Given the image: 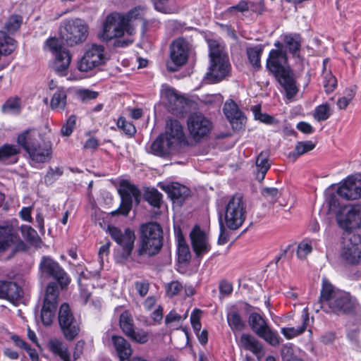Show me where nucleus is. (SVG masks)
Here are the masks:
<instances>
[{"instance_id":"1","label":"nucleus","mask_w":361,"mask_h":361,"mask_svg":"<svg viewBox=\"0 0 361 361\" xmlns=\"http://www.w3.org/2000/svg\"><path fill=\"white\" fill-rule=\"evenodd\" d=\"M17 143L37 164L48 162L52 158V143L36 129H27L18 135Z\"/></svg>"},{"instance_id":"2","label":"nucleus","mask_w":361,"mask_h":361,"mask_svg":"<svg viewBox=\"0 0 361 361\" xmlns=\"http://www.w3.org/2000/svg\"><path fill=\"white\" fill-rule=\"evenodd\" d=\"M287 60L286 52L271 49L267 60V68L283 88L287 98L292 99L298 93V88L294 73L287 66Z\"/></svg>"},{"instance_id":"3","label":"nucleus","mask_w":361,"mask_h":361,"mask_svg":"<svg viewBox=\"0 0 361 361\" xmlns=\"http://www.w3.org/2000/svg\"><path fill=\"white\" fill-rule=\"evenodd\" d=\"M209 66L206 79L210 83H216L225 79L231 71V63L225 46L216 40H209Z\"/></svg>"},{"instance_id":"4","label":"nucleus","mask_w":361,"mask_h":361,"mask_svg":"<svg viewBox=\"0 0 361 361\" xmlns=\"http://www.w3.org/2000/svg\"><path fill=\"white\" fill-rule=\"evenodd\" d=\"M163 245V230L157 222H147L140 226V244L137 250L138 258L157 255Z\"/></svg>"},{"instance_id":"5","label":"nucleus","mask_w":361,"mask_h":361,"mask_svg":"<svg viewBox=\"0 0 361 361\" xmlns=\"http://www.w3.org/2000/svg\"><path fill=\"white\" fill-rule=\"evenodd\" d=\"M88 27L80 18L64 20L60 27V35L69 46L83 42L87 37Z\"/></svg>"},{"instance_id":"6","label":"nucleus","mask_w":361,"mask_h":361,"mask_svg":"<svg viewBox=\"0 0 361 361\" xmlns=\"http://www.w3.org/2000/svg\"><path fill=\"white\" fill-rule=\"evenodd\" d=\"M246 216L245 204L241 194H235L227 203L224 211L226 226L231 230L239 228Z\"/></svg>"},{"instance_id":"7","label":"nucleus","mask_w":361,"mask_h":361,"mask_svg":"<svg viewBox=\"0 0 361 361\" xmlns=\"http://www.w3.org/2000/svg\"><path fill=\"white\" fill-rule=\"evenodd\" d=\"M248 324L252 331L259 338L272 346L279 345L281 338L277 331H274L262 314L252 312L248 317Z\"/></svg>"},{"instance_id":"8","label":"nucleus","mask_w":361,"mask_h":361,"mask_svg":"<svg viewBox=\"0 0 361 361\" xmlns=\"http://www.w3.org/2000/svg\"><path fill=\"white\" fill-rule=\"evenodd\" d=\"M59 295L58 284L56 282H50L46 288L40 314L42 322L46 326H50L54 321L59 303Z\"/></svg>"},{"instance_id":"9","label":"nucleus","mask_w":361,"mask_h":361,"mask_svg":"<svg viewBox=\"0 0 361 361\" xmlns=\"http://www.w3.org/2000/svg\"><path fill=\"white\" fill-rule=\"evenodd\" d=\"M324 309L327 313L337 315L357 314L360 311V307L357 301L349 293L345 292H338L336 294Z\"/></svg>"},{"instance_id":"10","label":"nucleus","mask_w":361,"mask_h":361,"mask_svg":"<svg viewBox=\"0 0 361 361\" xmlns=\"http://www.w3.org/2000/svg\"><path fill=\"white\" fill-rule=\"evenodd\" d=\"M60 329L65 338L68 341H73L80 331V322L73 315L68 303H63L58 314Z\"/></svg>"},{"instance_id":"11","label":"nucleus","mask_w":361,"mask_h":361,"mask_svg":"<svg viewBox=\"0 0 361 361\" xmlns=\"http://www.w3.org/2000/svg\"><path fill=\"white\" fill-rule=\"evenodd\" d=\"M118 193L121 199L120 207L112 211L111 215L113 216L116 215L127 216L132 209L133 200H135L137 204H140L141 200L140 190L128 181H123L121 183Z\"/></svg>"},{"instance_id":"12","label":"nucleus","mask_w":361,"mask_h":361,"mask_svg":"<svg viewBox=\"0 0 361 361\" xmlns=\"http://www.w3.org/2000/svg\"><path fill=\"white\" fill-rule=\"evenodd\" d=\"M190 45L184 38L179 37L170 45V60L166 63L167 70L170 72L178 71L188 59Z\"/></svg>"},{"instance_id":"13","label":"nucleus","mask_w":361,"mask_h":361,"mask_svg":"<svg viewBox=\"0 0 361 361\" xmlns=\"http://www.w3.org/2000/svg\"><path fill=\"white\" fill-rule=\"evenodd\" d=\"M121 13H112L108 15L104 22L102 32L99 37L109 42L114 38H120L127 33V25L123 21Z\"/></svg>"},{"instance_id":"14","label":"nucleus","mask_w":361,"mask_h":361,"mask_svg":"<svg viewBox=\"0 0 361 361\" xmlns=\"http://www.w3.org/2000/svg\"><path fill=\"white\" fill-rule=\"evenodd\" d=\"M39 270L42 276L56 280L61 289L65 288L70 283V279L66 272L49 256H43L41 258Z\"/></svg>"},{"instance_id":"15","label":"nucleus","mask_w":361,"mask_h":361,"mask_svg":"<svg viewBox=\"0 0 361 361\" xmlns=\"http://www.w3.org/2000/svg\"><path fill=\"white\" fill-rule=\"evenodd\" d=\"M107 231L111 238L123 248L122 257L128 259L133 250L135 235L130 228L122 231L120 228L109 226Z\"/></svg>"},{"instance_id":"16","label":"nucleus","mask_w":361,"mask_h":361,"mask_svg":"<svg viewBox=\"0 0 361 361\" xmlns=\"http://www.w3.org/2000/svg\"><path fill=\"white\" fill-rule=\"evenodd\" d=\"M104 61V47L102 45L92 44L78 61V68L80 71L87 72L103 64Z\"/></svg>"},{"instance_id":"17","label":"nucleus","mask_w":361,"mask_h":361,"mask_svg":"<svg viewBox=\"0 0 361 361\" xmlns=\"http://www.w3.org/2000/svg\"><path fill=\"white\" fill-rule=\"evenodd\" d=\"M338 226L345 231L361 226V205L343 208L336 215Z\"/></svg>"},{"instance_id":"18","label":"nucleus","mask_w":361,"mask_h":361,"mask_svg":"<svg viewBox=\"0 0 361 361\" xmlns=\"http://www.w3.org/2000/svg\"><path fill=\"white\" fill-rule=\"evenodd\" d=\"M188 128L190 135L197 141L208 135L212 123L201 114H192L188 118Z\"/></svg>"},{"instance_id":"19","label":"nucleus","mask_w":361,"mask_h":361,"mask_svg":"<svg viewBox=\"0 0 361 361\" xmlns=\"http://www.w3.org/2000/svg\"><path fill=\"white\" fill-rule=\"evenodd\" d=\"M145 7L136 6L129 11L126 14H121L123 21L127 25V34L130 36L127 39H116L114 46L118 47H123L130 44L133 42L132 36L135 33V28L133 22L135 20L142 19L145 12Z\"/></svg>"},{"instance_id":"20","label":"nucleus","mask_w":361,"mask_h":361,"mask_svg":"<svg viewBox=\"0 0 361 361\" xmlns=\"http://www.w3.org/2000/svg\"><path fill=\"white\" fill-rule=\"evenodd\" d=\"M337 193L347 200H357L361 197V179L353 176L347 178L338 187Z\"/></svg>"},{"instance_id":"21","label":"nucleus","mask_w":361,"mask_h":361,"mask_svg":"<svg viewBox=\"0 0 361 361\" xmlns=\"http://www.w3.org/2000/svg\"><path fill=\"white\" fill-rule=\"evenodd\" d=\"M190 237L192 249L197 257H200L210 250L211 246L209 243L207 235L201 230L200 226H195L193 228L190 233Z\"/></svg>"},{"instance_id":"22","label":"nucleus","mask_w":361,"mask_h":361,"mask_svg":"<svg viewBox=\"0 0 361 361\" xmlns=\"http://www.w3.org/2000/svg\"><path fill=\"white\" fill-rule=\"evenodd\" d=\"M361 255V244L355 238V240L346 239L341 252V259L348 264H355L359 262Z\"/></svg>"},{"instance_id":"23","label":"nucleus","mask_w":361,"mask_h":361,"mask_svg":"<svg viewBox=\"0 0 361 361\" xmlns=\"http://www.w3.org/2000/svg\"><path fill=\"white\" fill-rule=\"evenodd\" d=\"M23 242L18 235L14 231L11 225L0 226V252L15 246L16 250Z\"/></svg>"},{"instance_id":"24","label":"nucleus","mask_w":361,"mask_h":361,"mask_svg":"<svg viewBox=\"0 0 361 361\" xmlns=\"http://www.w3.org/2000/svg\"><path fill=\"white\" fill-rule=\"evenodd\" d=\"M176 147L173 141L162 133L152 143L150 152L158 157H166L171 154Z\"/></svg>"},{"instance_id":"25","label":"nucleus","mask_w":361,"mask_h":361,"mask_svg":"<svg viewBox=\"0 0 361 361\" xmlns=\"http://www.w3.org/2000/svg\"><path fill=\"white\" fill-rule=\"evenodd\" d=\"M164 96L166 100V105L169 110L173 114H181L185 109V99L178 95L174 89L169 88L165 90Z\"/></svg>"},{"instance_id":"26","label":"nucleus","mask_w":361,"mask_h":361,"mask_svg":"<svg viewBox=\"0 0 361 361\" xmlns=\"http://www.w3.org/2000/svg\"><path fill=\"white\" fill-rule=\"evenodd\" d=\"M223 110L233 128H240L245 118L243 113L239 110L238 105L233 100H231L225 103Z\"/></svg>"},{"instance_id":"27","label":"nucleus","mask_w":361,"mask_h":361,"mask_svg":"<svg viewBox=\"0 0 361 361\" xmlns=\"http://www.w3.org/2000/svg\"><path fill=\"white\" fill-rule=\"evenodd\" d=\"M163 134L177 146L184 140L183 126L177 120H168L166 130Z\"/></svg>"},{"instance_id":"28","label":"nucleus","mask_w":361,"mask_h":361,"mask_svg":"<svg viewBox=\"0 0 361 361\" xmlns=\"http://www.w3.org/2000/svg\"><path fill=\"white\" fill-rule=\"evenodd\" d=\"M111 341L119 360L121 361L128 360L133 354L130 344L121 336H112Z\"/></svg>"},{"instance_id":"29","label":"nucleus","mask_w":361,"mask_h":361,"mask_svg":"<svg viewBox=\"0 0 361 361\" xmlns=\"http://www.w3.org/2000/svg\"><path fill=\"white\" fill-rule=\"evenodd\" d=\"M238 343L241 348L250 351L255 355H260L263 350L262 343L250 334H243Z\"/></svg>"},{"instance_id":"30","label":"nucleus","mask_w":361,"mask_h":361,"mask_svg":"<svg viewBox=\"0 0 361 361\" xmlns=\"http://www.w3.org/2000/svg\"><path fill=\"white\" fill-rule=\"evenodd\" d=\"M55 61L53 68L57 74L63 76L66 75L67 70L71 61V55L66 49L54 54Z\"/></svg>"},{"instance_id":"31","label":"nucleus","mask_w":361,"mask_h":361,"mask_svg":"<svg viewBox=\"0 0 361 361\" xmlns=\"http://www.w3.org/2000/svg\"><path fill=\"white\" fill-rule=\"evenodd\" d=\"M163 189L174 202H177L180 204H182L190 194L189 188L179 183H173L164 186Z\"/></svg>"},{"instance_id":"32","label":"nucleus","mask_w":361,"mask_h":361,"mask_svg":"<svg viewBox=\"0 0 361 361\" xmlns=\"http://www.w3.org/2000/svg\"><path fill=\"white\" fill-rule=\"evenodd\" d=\"M283 42L285 48L293 57H299L302 38L299 34H287L283 36Z\"/></svg>"},{"instance_id":"33","label":"nucleus","mask_w":361,"mask_h":361,"mask_svg":"<svg viewBox=\"0 0 361 361\" xmlns=\"http://www.w3.org/2000/svg\"><path fill=\"white\" fill-rule=\"evenodd\" d=\"M329 59H324L322 68L323 85L327 94L332 92L337 85V80L329 68Z\"/></svg>"},{"instance_id":"34","label":"nucleus","mask_w":361,"mask_h":361,"mask_svg":"<svg viewBox=\"0 0 361 361\" xmlns=\"http://www.w3.org/2000/svg\"><path fill=\"white\" fill-rule=\"evenodd\" d=\"M302 325L298 327H284L281 329V334L288 339L302 334L306 329L309 322V314L307 308H305L302 314Z\"/></svg>"},{"instance_id":"35","label":"nucleus","mask_w":361,"mask_h":361,"mask_svg":"<svg viewBox=\"0 0 361 361\" xmlns=\"http://www.w3.org/2000/svg\"><path fill=\"white\" fill-rule=\"evenodd\" d=\"M340 290H336L334 287L329 282V281L326 279H323L322 280V288L321 290L320 294V308H326V307L329 305V301L333 300V298L336 294H337Z\"/></svg>"},{"instance_id":"36","label":"nucleus","mask_w":361,"mask_h":361,"mask_svg":"<svg viewBox=\"0 0 361 361\" xmlns=\"http://www.w3.org/2000/svg\"><path fill=\"white\" fill-rule=\"evenodd\" d=\"M20 149L16 145H4L0 147V161L5 164L16 163Z\"/></svg>"},{"instance_id":"37","label":"nucleus","mask_w":361,"mask_h":361,"mask_svg":"<svg viewBox=\"0 0 361 361\" xmlns=\"http://www.w3.org/2000/svg\"><path fill=\"white\" fill-rule=\"evenodd\" d=\"M256 178L259 181H262L264 179L265 175L270 169V164L267 154L261 152L256 159Z\"/></svg>"},{"instance_id":"38","label":"nucleus","mask_w":361,"mask_h":361,"mask_svg":"<svg viewBox=\"0 0 361 361\" xmlns=\"http://www.w3.org/2000/svg\"><path fill=\"white\" fill-rule=\"evenodd\" d=\"M178 238V257L180 262H187L190 260L191 255L189 247L186 243L180 231L177 232Z\"/></svg>"},{"instance_id":"39","label":"nucleus","mask_w":361,"mask_h":361,"mask_svg":"<svg viewBox=\"0 0 361 361\" xmlns=\"http://www.w3.org/2000/svg\"><path fill=\"white\" fill-rule=\"evenodd\" d=\"M4 114L18 115L21 111V100L18 97L8 98L1 106Z\"/></svg>"},{"instance_id":"40","label":"nucleus","mask_w":361,"mask_h":361,"mask_svg":"<svg viewBox=\"0 0 361 361\" xmlns=\"http://www.w3.org/2000/svg\"><path fill=\"white\" fill-rule=\"evenodd\" d=\"M228 324L233 332L242 331L245 328V323L240 314L235 311H230L227 314Z\"/></svg>"},{"instance_id":"41","label":"nucleus","mask_w":361,"mask_h":361,"mask_svg":"<svg viewBox=\"0 0 361 361\" xmlns=\"http://www.w3.org/2000/svg\"><path fill=\"white\" fill-rule=\"evenodd\" d=\"M49 347L51 352L59 356L63 361H71L68 348L61 341H51L49 342Z\"/></svg>"},{"instance_id":"42","label":"nucleus","mask_w":361,"mask_h":361,"mask_svg":"<svg viewBox=\"0 0 361 361\" xmlns=\"http://www.w3.org/2000/svg\"><path fill=\"white\" fill-rule=\"evenodd\" d=\"M67 95L65 90L58 89L51 99V108L53 110H63L66 105Z\"/></svg>"},{"instance_id":"43","label":"nucleus","mask_w":361,"mask_h":361,"mask_svg":"<svg viewBox=\"0 0 361 361\" xmlns=\"http://www.w3.org/2000/svg\"><path fill=\"white\" fill-rule=\"evenodd\" d=\"M23 289L16 283L8 281L4 299L15 302L23 297Z\"/></svg>"},{"instance_id":"44","label":"nucleus","mask_w":361,"mask_h":361,"mask_svg":"<svg viewBox=\"0 0 361 361\" xmlns=\"http://www.w3.org/2000/svg\"><path fill=\"white\" fill-rule=\"evenodd\" d=\"M315 147V144L310 140L304 142H298L295 150L288 154V157H293L295 160L298 157L312 150Z\"/></svg>"},{"instance_id":"45","label":"nucleus","mask_w":361,"mask_h":361,"mask_svg":"<svg viewBox=\"0 0 361 361\" xmlns=\"http://www.w3.org/2000/svg\"><path fill=\"white\" fill-rule=\"evenodd\" d=\"M119 325L126 336L133 333L135 329L133 320L131 314L128 311H125L121 314Z\"/></svg>"},{"instance_id":"46","label":"nucleus","mask_w":361,"mask_h":361,"mask_svg":"<svg viewBox=\"0 0 361 361\" xmlns=\"http://www.w3.org/2000/svg\"><path fill=\"white\" fill-rule=\"evenodd\" d=\"M262 51L263 49L261 46L250 47L247 49V54L249 61L257 70L261 68L260 58Z\"/></svg>"},{"instance_id":"47","label":"nucleus","mask_w":361,"mask_h":361,"mask_svg":"<svg viewBox=\"0 0 361 361\" xmlns=\"http://www.w3.org/2000/svg\"><path fill=\"white\" fill-rule=\"evenodd\" d=\"M144 199L152 207L159 208L162 195L157 189H147L145 192Z\"/></svg>"},{"instance_id":"48","label":"nucleus","mask_w":361,"mask_h":361,"mask_svg":"<svg viewBox=\"0 0 361 361\" xmlns=\"http://www.w3.org/2000/svg\"><path fill=\"white\" fill-rule=\"evenodd\" d=\"M23 17L20 15H11L4 24V29L9 33H14L20 27Z\"/></svg>"},{"instance_id":"49","label":"nucleus","mask_w":361,"mask_h":361,"mask_svg":"<svg viewBox=\"0 0 361 361\" xmlns=\"http://www.w3.org/2000/svg\"><path fill=\"white\" fill-rule=\"evenodd\" d=\"M330 116V108L328 104H323L315 108L314 118L317 121H326Z\"/></svg>"},{"instance_id":"50","label":"nucleus","mask_w":361,"mask_h":361,"mask_svg":"<svg viewBox=\"0 0 361 361\" xmlns=\"http://www.w3.org/2000/svg\"><path fill=\"white\" fill-rule=\"evenodd\" d=\"M133 341L139 344L146 343L149 338V333L143 329L133 330L131 334L128 336Z\"/></svg>"},{"instance_id":"51","label":"nucleus","mask_w":361,"mask_h":361,"mask_svg":"<svg viewBox=\"0 0 361 361\" xmlns=\"http://www.w3.org/2000/svg\"><path fill=\"white\" fill-rule=\"evenodd\" d=\"M117 126L129 136H133L136 133V128L134 125L130 122L127 121L123 117L118 118L117 121Z\"/></svg>"},{"instance_id":"52","label":"nucleus","mask_w":361,"mask_h":361,"mask_svg":"<svg viewBox=\"0 0 361 361\" xmlns=\"http://www.w3.org/2000/svg\"><path fill=\"white\" fill-rule=\"evenodd\" d=\"M263 197L271 203H274L281 196V192L276 188H264L262 190Z\"/></svg>"},{"instance_id":"53","label":"nucleus","mask_w":361,"mask_h":361,"mask_svg":"<svg viewBox=\"0 0 361 361\" xmlns=\"http://www.w3.org/2000/svg\"><path fill=\"white\" fill-rule=\"evenodd\" d=\"M23 234L26 236L27 240L32 243H37L40 238L37 231L30 226H23L21 227Z\"/></svg>"},{"instance_id":"54","label":"nucleus","mask_w":361,"mask_h":361,"mask_svg":"<svg viewBox=\"0 0 361 361\" xmlns=\"http://www.w3.org/2000/svg\"><path fill=\"white\" fill-rule=\"evenodd\" d=\"M76 124V116L75 115H71L67 119L66 123L62 126L61 129V133L63 136H70L73 129L75 128Z\"/></svg>"},{"instance_id":"55","label":"nucleus","mask_w":361,"mask_h":361,"mask_svg":"<svg viewBox=\"0 0 361 361\" xmlns=\"http://www.w3.org/2000/svg\"><path fill=\"white\" fill-rule=\"evenodd\" d=\"M312 250V245L307 242L302 241L298 245L297 256L300 259H305Z\"/></svg>"},{"instance_id":"56","label":"nucleus","mask_w":361,"mask_h":361,"mask_svg":"<svg viewBox=\"0 0 361 361\" xmlns=\"http://www.w3.org/2000/svg\"><path fill=\"white\" fill-rule=\"evenodd\" d=\"M281 357L283 361L300 360V359L294 355L293 347L290 345H285L282 347Z\"/></svg>"},{"instance_id":"57","label":"nucleus","mask_w":361,"mask_h":361,"mask_svg":"<svg viewBox=\"0 0 361 361\" xmlns=\"http://www.w3.org/2000/svg\"><path fill=\"white\" fill-rule=\"evenodd\" d=\"M183 290V285L178 281H171L167 285L166 294L169 297L178 295Z\"/></svg>"},{"instance_id":"58","label":"nucleus","mask_w":361,"mask_h":361,"mask_svg":"<svg viewBox=\"0 0 361 361\" xmlns=\"http://www.w3.org/2000/svg\"><path fill=\"white\" fill-rule=\"evenodd\" d=\"M255 117L256 119H258L261 122L267 124H273L276 121L273 116L259 112V109L257 106H255Z\"/></svg>"},{"instance_id":"59","label":"nucleus","mask_w":361,"mask_h":361,"mask_svg":"<svg viewBox=\"0 0 361 361\" xmlns=\"http://www.w3.org/2000/svg\"><path fill=\"white\" fill-rule=\"evenodd\" d=\"M200 314L201 311L200 310H195L190 316V321L192 326L195 332L200 331L201 329V323H200Z\"/></svg>"},{"instance_id":"60","label":"nucleus","mask_w":361,"mask_h":361,"mask_svg":"<svg viewBox=\"0 0 361 361\" xmlns=\"http://www.w3.org/2000/svg\"><path fill=\"white\" fill-rule=\"evenodd\" d=\"M47 45L54 54L66 49L63 47L61 41L56 38H50L47 39Z\"/></svg>"},{"instance_id":"61","label":"nucleus","mask_w":361,"mask_h":361,"mask_svg":"<svg viewBox=\"0 0 361 361\" xmlns=\"http://www.w3.org/2000/svg\"><path fill=\"white\" fill-rule=\"evenodd\" d=\"M248 6V11H251L254 13H261L264 8V1L263 0H253L247 1Z\"/></svg>"},{"instance_id":"62","label":"nucleus","mask_w":361,"mask_h":361,"mask_svg":"<svg viewBox=\"0 0 361 361\" xmlns=\"http://www.w3.org/2000/svg\"><path fill=\"white\" fill-rule=\"evenodd\" d=\"M233 291L232 284L227 281H221L219 284V293L222 296H228Z\"/></svg>"},{"instance_id":"63","label":"nucleus","mask_w":361,"mask_h":361,"mask_svg":"<svg viewBox=\"0 0 361 361\" xmlns=\"http://www.w3.org/2000/svg\"><path fill=\"white\" fill-rule=\"evenodd\" d=\"M219 225H220V234L218 238V244L219 245H224L228 241V234L226 233V229L224 225V223L222 222L221 217H220L219 221Z\"/></svg>"},{"instance_id":"64","label":"nucleus","mask_w":361,"mask_h":361,"mask_svg":"<svg viewBox=\"0 0 361 361\" xmlns=\"http://www.w3.org/2000/svg\"><path fill=\"white\" fill-rule=\"evenodd\" d=\"M247 1H240L237 5L231 6L228 8V12L237 11L240 13L248 11V6Z\"/></svg>"}]
</instances>
